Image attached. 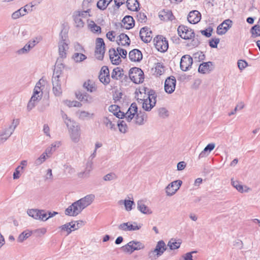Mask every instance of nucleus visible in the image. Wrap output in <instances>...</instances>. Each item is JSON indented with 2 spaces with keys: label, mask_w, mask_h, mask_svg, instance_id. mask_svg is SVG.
<instances>
[{
  "label": "nucleus",
  "mask_w": 260,
  "mask_h": 260,
  "mask_svg": "<svg viewBox=\"0 0 260 260\" xmlns=\"http://www.w3.org/2000/svg\"><path fill=\"white\" fill-rule=\"evenodd\" d=\"M112 1V0H100L97 3V7L101 10H104Z\"/></svg>",
  "instance_id": "nucleus-46"
},
{
  "label": "nucleus",
  "mask_w": 260,
  "mask_h": 260,
  "mask_svg": "<svg viewBox=\"0 0 260 260\" xmlns=\"http://www.w3.org/2000/svg\"><path fill=\"white\" fill-rule=\"evenodd\" d=\"M76 96L80 101L84 104H91L94 102L92 95L85 91H78L76 93Z\"/></svg>",
  "instance_id": "nucleus-19"
},
{
  "label": "nucleus",
  "mask_w": 260,
  "mask_h": 260,
  "mask_svg": "<svg viewBox=\"0 0 260 260\" xmlns=\"http://www.w3.org/2000/svg\"><path fill=\"white\" fill-rule=\"evenodd\" d=\"M138 21L141 23L145 22L147 20V17L144 13H139L137 15Z\"/></svg>",
  "instance_id": "nucleus-62"
},
{
  "label": "nucleus",
  "mask_w": 260,
  "mask_h": 260,
  "mask_svg": "<svg viewBox=\"0 0 260 260\" xmlns=\"http://www.w3.org/2000/svg\"><path fill=\"white\" fill-rule=\"evenodd\" d=\"M122 27L129 29L135 25L133 18L129 15L125 16L122 20Z\"/></svg>",
  "instance_id": "nucleus-34"
},
{
  "label": "nucleus",
  "mask_w": 260,
  "mask_h": 260,
  "mask_svg": "<svg viewBox=\"0 0 260 260\" xmlns=\"http://www.w3.org/2000/svg\"><path fill=\"white\" fill-rule=\"evenodd\" d=\"M95 196L90 194L74 202L65 210V214L68 216H76L82 210L89 206L94 201Z\"/></svg>",
  "instance_id": "nucleus-2"
},
{
  "label": "nucleus",
  "mask_w": 260,
  "mask_h": 260,
  "mask_svg": "<svg viewBox=\"0 0 260 260\" xmlns=\"http://www.w3.org/2000/svg\"><path fill=\"white\" fill-rule=\"evenodd\" d=\"M142 53L138 49H133L129 53V58L132 61L139 62L142 60Z\"/></svg>",
  "instance_id": "nucleus-29"
},
{
  "label": "nucleus",
  "mask_w": 260,
  "mask_h": 260,
  "mask_svg": "<svg viewBox=\"0 0 260 260\" xmlns=\"http://www.w3.org/2000/svg\"><path fill=\"white\" fill-rule=\"evenodd\" d=\"M215 147L214 143H210L208 144L204 150L200 153L199 158L205 157L209 155L210 152L213 150Z\"/></svg>",
  "instance_id": "nucleus-36"
},
{
  "label": "nucleus",
  "mask_w": 260,
  "mask_h": 260,
  "mask_svg": "<svg viewBox=\"0 0 260 260\" xmlns=\"http://www.w3.org/2000/svg\"><path fill=\"white\" fill-rule=\"evenodd\" d=\"M182 182L180 180H176L169 184L165 188L166 195L169 197L173 196L179 189Z\"/></svg>",
  "instance_id": "nucleus-15"
},
{
  "label": "nucleus",
  "mask_w": 260,
  "mask_h": 260,
  "mask_svg": "<svg viewBox=\"0 0 260 260\" xmlns=\"http://www.w3.org/2000/svg\"><path fill=\"white\" fill-rule=\"evenodd\" d=\"M27 8H28V5H26L23 7H22L17 11L14 12L11 14V18L13 20H16L21 17L25 16L28 13L27 9Z\"/></svg>",
  "instance_id": "nucleus-28"
},
{
  "label": "nucleus",
  "mask_w": 260,
  "mask_h": 260,
  "mask_svg": "<svg viewBox=\"0 0 260 260\" xmlns=\"http://www.w3.org/2000/svg\"><path fill=\"white\" fill-rule=\"evenodd\" d=\"M83 86L84 89L89 92H94L97 90L95 83L90 80H88L84 82Z\"/></svg>",
  "instance_id": "nucleus-35"
},
{
  "label": "nucleus",
  "mask_w": 260,
  "mask_h": 260,
  "mask_svg": "<svg viewBox=\"0 0 260 260\" xmlns=\"http://www.w3.org/2000/svg\"><path fill=\"white\" fill-rule=\"evenodd\" d=\"M244 107V104L243 102H241V103H239L236 106V107L235 108L234 110L233 111H232L231 112L229 113V116H230L232 115L235 114L238 110H242Z\"/></svg>",
  "instance_id": "nucleus-59"
},
{
  "label": "nucleus",
  "mask_w": 260,
  "mask_h": 260,
  "mask_svg": "<svg viewBox=\"0 0 260 260\" xmlns=\"http://www.w3.org/2000/svg\"><path fill=\"white\" fill-rule=\"evenodd\" d=\"M100 81L104 85H108L110 82L109 71L107 67L103 66L99 76Z\"/></svg>",
  "instance_id": "nucleus-18"
},
{
  "label": "nucleus",
  "mask_w": 260,
  "mask_h": 260,
  "mask_svg": "<svg viewBox=\"0 0 260 260\" xmlns=\"http://www.w3.org/2000/svg\"><path fill=\"white\" fill-rule=\"evenodd\" d=\"M197 252V251H192L189 252H187L183 255L182 257L183 260H193L192 254L193 253H196Z\"/></svg>",
  "instance_id": "nucleus-60"
},
{
  "label": "nucleus",
  "mask_w": 260,
  "mask_h": 260,
  "mask_svg": "<svg viewBox=\"0 0 260 260\" xmlns=\"http://www.w3.org/2000/svg\"><path fill=\"white\" fill-rule=\"evenodd\" d=\"M32 234V232L28 230H26L23 231L22 233H21L18 238L17 241L18 242L21 243L25 240L26 239L29 238Z\"/></svg>",
  "instance_id": "nucleus-42"
},
{
  "label": "nucleus",
  "mask_w": 260,
  "mask_h": 260,
  "mask_svg": "<svg viewBox=\"0 0 260 260\" xmlns=\"http://www.w3.org/2000/svg\"><path fill=\"white\" fill-rule=\"evenodd\" d=\"M176 80L174 77H169L165 81V90L168 93H172L175 89Z\"/></svg>",
  "instance_id": "nucleus-20"
},
{
  "label": "nucleus",
  "mask_w": 260,
  "mask_h": 260,
  "mask_svg": "<svg viewBox=\"0 0 260 260\" xmlns=\"http://www.w3.org/2000/svg\"><path fill=\"white\" fill-rule=\"evenodd\" d=\"M77 114L79 118L82 120L91 118L93 116V113H90L86 111H79Z\"/></svg>",
  "instance_id": "nucleus-48"
},
{
  "label": "nucleus",
  "mask_w": 260,
  "mask_h": 260,
  "mask_svg": "<svg viewBox=\"0 0 260 260\" xmlns=\"http://www.w3.org/2000/svg\"><path fill=\"white\" fill-rule=\"evenodd\" d=\"M13 133L8 127L3 128L0 131V145L4 143Z\"/></svg>",
  "instance_id": "nucleus-30"
},
{
  "label": "nucleus",
  "mask_w": 260,
  "mask_h": 260,
  "mask_svg": "<svg viewBox=\"0 0 260 260\" xmlns=\"http://www.w3.org/2000/svg\"><path fill=\"white\" fill-rule=\"evenodd\" d=\"M79 226L76 225V222H70L67 223L58 227V229L61 232H66L67 235H69L72 231L77 230Z\"/></svg>",
  "instance_id": "nucleus-23"
},
{
  "label": "nucleus",
  "mask_w": 260,
  "mask_h": 260,
  "mask_svg": "<svg viewBox=\"0 0 260 260\" xmlns=\"http://www.w3.org/2000/svg\"><path fill=\"white\" fill-rule=\"evenodd\" d=\"M129 77L131 80L136 84L142 83L144 81V73L138 68H132L129 72Z\"/></svg>",
  "instance_id": "nucleus-9"
},
{
  "label": "nucleus",
  "mask_w": 260,
  "mask_h": 260,
  "mask_svg": "<svg viewBox=\"0 0 260 260\" xmlns=\"http://www.w3.org/2000/svg\"><path fill=\"white\" fill-rule=\"evenodd\" d=\"M232 21L230 19H226L219 25L217 28L218 35H222L225 34L228 30L232 27Z\"/></svg>",
  "instance_id": "nucleus-22"
},
{
  "label": "nucleus",
  "mask_w": 260,
  "mask_h": 260,
  "mask_svg": "<svg viewBox=\"0 0 260 260\" xmlns=\"http://www.w3.org/2000/svg\"><path fill=\"white\" fill-rule=\"evenodd\" d=\"M142 226V224H138L135 221H129L120 224L118 228L119 230L127 231H136L139 230Z\"/></svg>",
  "instance_id": "nucleus-12"
},
{
  "label": "nucleus",
  "mask_w": 260,
  "mask_h": 260,
  "mask_svg": "<svg viewBox=\"0 0 260 260\" xmlns=\"http://www.w3.org/2000/svg\"><path fill=\"white\" fill-rule=\"evenodd\" d=\"M156 48L160 52H166L169 47L168 41L162 36H158L154 39Z\"/></svg>",
  "instance_id": "nucleus-13"
},
{
  "label": "nucleus",
  "mask_w": 260,
  "mask_h": 260,
  "mask_svg": "<svg viewBox=\"0 0 260 260\" xmlns=\"http://www.w3.org/2000/svg\"><path fill=\"white\" fill-rule=\"evenodd\" d=\"M159 18L164 21H172L174 17L172 12L169 10H163L159 12Z\"/></svg>",
  "instance_id": "nucleus-31"
},
{
  "label": "nucleus",
  "mask_w": 260,
  "mask_h": 260,
  "mask_svg": "<svg viewBox=\"0 0 260 260\" xmlns=\"http://www.w3.org/2000/svg\"><path fill=\"white\" fill-rule=\"evenodd\" d=\"M40 41V39L36 38L29 41L24 46L18 49L16 53L19 55L28 54L31 49H32Z\"/></svg>",
  "instance_id": "nucleus-11"
},
{
  "label": "nucleus",
  "mask_w": 260,
  "mask_h": 260,
  "mask_svg": "<svg viewBox=\"0 0 260 260\" xmlns=\"http://www.w3.org/2000/svg\"><path fill=\"white\" fill-rule=\"evenodd\" d=\"M120 203H122L124 205L125 209L127 211H131L133 208V206H135V203L133 201L130 200H121L119 201Z\"/></svg>",
  "instance_id": "nucleus-43"
},
{
  "label": "nucleus",
  "mask_w": 260,
  "mask_h": 260,
  "mask_svg": "<svg viewBox=\"0 0 260 260\" xmlns=\"http://www.w3.org/2000/svg\"><path fill=\"white\" fill-rule=\"evenodd\" d=\"M180 240H176L174 239H171L168 243L167 246L171 250H175L179 248L181 245Z\"/></svg>",
  "instance_id": "nucleus-41"
},
{
  "label": "nucleus",
  "mask_w": 260,
  "mask_h": 260,
  "mask_svg": "<svg viewBox=\"0 0 260 260\" xmlns=\"http://www.w3.org/2000/svg\"><path fill=\"white\" fill-rule=\"evenodd\" d=\"M212 67L213 64L211 61L203 62L200 65L198 71L202 74L208 73L212 70Z\"/></svg>",
  "instance_id": "nucleus-33"
},
{
  "label": "nucleus",
  "mask_w": 260,
  "mask_h": 260,
  "mask_svg": "<svg viewBox=\"0 0 260 260\" xmlns=\"http://www.w3.org/2000/svg\"><path fill=\"white\" fill-rule=\"evenodd\" d=\"M88 26L90 30L93 32H98L101 31L100 26L97 25L93 21H89Z\"/></svg>",
  "instance_id": "nucleus-51"
},
{
  "label": "nucleus",
  "mask_w": 260,
  "mask_h": 260,
  "mask_svg": "<svg viewBox=\"0 0 260 260\" xmlns=\"http://www.w3.org/2000/svg\"><path fill=\"white\" fill-rule=\"evenodd\" d=\"M90 169H86L84 171L79 173L78 174V176L80 178H87L90 176Z\"/></svg>",
  "instance_id": "nucleus-57"
},
{
  "label": "nucleus",
  "mask_w": 260,
  "mask_h": 260,
  "mask_svg": "<svg viewBox=\"0 0 260 260\" xmlns=\"http://www.w3.org/2000/svg\"><path fill=\"white\" fill-rule=\"evenodd\" d=\"M117 125L118 126L119 131L121 133L124 134L127 132V126L126 123L123 120H122L119 122H118Z\"/></svg>",
  "instance_id": "nucleus-55"
},
{
  "label": "nucleus",
  "mask_w": 260,
  "mask_h": 260,
  "mask_svg": "<svg viewBox=\"0 0 260 260\" xmlns=\"http://www.w3.org/2000/svg\"><path fill=\"white\" fill-rule=\"evenodd\" d=\"M138 102L142 104V108L147 111H149L156 104V97L154 94H148L146 99L138 98Z\"/></svg>",
  "instance_id": "nucleus-8"
},
{
  "label": "nucleus",
  "mask_w": 260,
  "mask_h": 260,
  "mask_svg": "<svg viewBox=\"0 0 260 260\" xmlns=\"http://www.w3.org/2000/svg\"><path fill=\"white\" fill-rule=\"evenodd\" d=\"M117 42L119 45H129L130 43V40L126 35L124 34H121L118 37Z\"/></svg>",
  "instance_id": "nucleus-37"
},
{
  "label": "nucleus",
  "mask_w": 260,
  "mask_h": 260,
  "mask_svg": "<svg viewBox=\"0 0 260 260\" xmlns=\"http://www.w3.org/2000/svg\"><path fill=\"white\" fill-rule=\"evenodd\" d=\"M177 31L179 36L185 40L191 39L194 37L193 31L185 25H181L179 26Z\"/></svg>",
  "instance_id": "nucleus-14"
},
{
  "label": "nucleus",
  "mask_w": 260,
  "mask_h": 260,
  "mask_svg": "<svg viewBox=\"0 0 260 260\" xmlns=\"http://www.w3.org/2000/svg\"><path fill=\"white\" fill-rule=\"evenodd\" d=\"M40 213H39V217L38 220L46 221L49 218V217H47V214L44 211L40 210Z\"/></svg>",
  "instance_id": "nucleus-63"
},
{
  "label": "nucleus",
  "mask_w": 260,
  "mask_h": 260,
  "mask_svg": "<svg viewBox=\"0 0 260 260\" xmlns=\"http://www.w3.org/2000/svg\"><path fill=\"white\" fill-rule=\"evenodd\" d=\"M147 256L150 260H156L160 256V255H159V253L156 251V249L154 248L148 252Z\"/></svg>",
  "instance_id": "nucleus-47"
},
{
  "label": "nucleus",
  "mask_w": 260,
  "mask_h": 260,
  "mask_svg": "<svg viewBox=\"0 0 260 260\" xmlns=\"http://www.w3.org/2000/svg\"><path fill=\"white\" fill-rule=\"evenodd\" d=\"M63 103L69 107H80L82 106V104L80 102L76 101L66 100L63 101Z\"/></svg>",
  "instance_id": "nucleus-53"
},
{
  "label": "nucleus",
  "mask_w": 260,
  "mask_h": 260,
  "mask_svg": "<svg viewBox=\"0 0 260 260\" xmlns=\"http://www.w3.org/2000/svg\"><path fill=\"white\" fill-rule=\"evenodd\" d=\"M145 248V245L140 241H131L121 247L122 250L126 253L131 254L135 250H140Z\"/></svg>",
  "instance_id": "nucleus-7"
},
{
  "label": "nucleus",
  "mask_w": 260,
  "mask_h": 260,
  "mask_svg": "<svg viewBox=\"0 0 260 260\" xmlns=\"http://www.w3.org/2000/svg\"><path fill=\"white\" fill-rule=\"evenodd\" d=\"M115 116L118 118H122L125 117L128 122L134 119V122L139 125L144 124V120L146 119L147 115L144 112L138 111L137 104L135 103H132L125 114L121 112L119 110L114 112V116Z\"/></svg>",
  "instance_id": "nucleus-1"
},
{
  "label": "nucleus",
  "mask_w": 260,
  "mask_h": 260,
  "mask_svg": "<svg viewBox=\"0 0 260 260\" xmlns=\"http://www.w3.org/2000/svg\"><path fill=\"white\" fill-rule=\"evenodd\" d=\"M75 170L70 165H64V173L65 175L69 177H72L75 174Z\"/></svg>",
  "instance_id": "nucleus-44"
},
{
  "label": "nucleus",
  "mask_w": 260,
  "mask_h": 260,
  "mask_svg": "<svg viewBox=\"0 0 260 260\" xmlns=\"http://www.w3.org/2000/svg\"><path fill=\"white\" fill-rule=\"evenodd\" d=\"M201 19V13L197 10H193L189 12L187 16V20L190 23L196 24Z\"/></svg>",
  "instance_id": "nucleus-27"
},
{
  "label": "nucleus",
  "mask_w": 260,
  "mask_h": 260,
  "mask_svg": "<svg viewBox=\"0 0 260 260\" xmlns=\"http://www.w3.org/2000/svg\"><path fill=\"white\" fill-rule=\"evenodd\" d=\"M219 41L220 40L218 38L212 39L209 41V45L211 48H217Z\"/></svg>",
  "instance_id": "nucleus-64"
},
{
  "label": "nucleus",
  "mask_w": 260,
  "mask_h": 260,
  "mask_svg": "<svg viewBox=\"0 0 260 260\" xmlns=\"http://www.w3.org/2000/svg\"><path fill=\"white\" fill-rule=\"evenodd\" d=\"M59 41L58 42V52L59 56L62 58L66 57L67 52L69 49V40L67 39V34L62 30L59 34Z\"/></svg>",
  "instance_id": "nucleus-5"
},
{
  "label": "nucleus",
  "mask_w": 260,
  "mask_h": 260,
  "mask_svg": "<svg viewBox=\"0 0 260 260\" xmlns=\"http://www.w3.org/2000/svg\"><path fill=\"white\" fill-rule=\"evenodd\" d=\"M122 72L119 68H116L114 69L111 73V78L114 80H119L120 79L121 75Z\"/></svg>",
  "instance_id": "nucleus-49"
},
{
  "label": "nucleus",
  "mask_w": 260,
  "mask_h": 260,
  "mask_svg": "<svg viewBox=\"0 0 260 260\" xmlns=\"http://www.w3.org/2000/svg\"><path fill=\"white\" fill-rule=\"evenodd\" d=\"M48 157L43 153L38 158H37L34 161V165L36 166H38L42 164L46 161Z\"/></svg>",
  "instance_id": "nucleus-54"
},
{
  "label": "nucleus",
  "mask_w": 260,
  "mask_h": 260,
  "mask_svg": "<svg viewBox=\"0 0 260 260\" xmlns=\"http://www.w3.org/2000/svg\"><path fill=\"white\" fill-rule=\"evenodd\" d=\"M60 74L57 71H55L52 78V91L56 96H60L62 92L61 88V80Z\"/></svg>",
  "instance_id": "nucleus-6"
},
{
  "label": "nucleus",
  "mask_w": 260,
  "mask_h": 260,
  "mask_svg": "<svg viewBox=\"0 0 260 260\" xmlns=\"http://www.w3.org/2000/svg\"><path fill=\"white\" fill-rule=\"evenodd\" d=\"M118 179L117 175L114 172H110L103 176V179L105 181H112Z\"/></svg>",
  "instance_id": "nucleus-45"
},
{
  "label": "nucleus",
  "mask_w": 260,
  "mask_h": 260,
  "mask_svg": "<svg viewBox=\"0 0 260 260\" xmlns=\"http://www.w3.org/2000/svg\"><path fill=\"white\" fill-rule=\"evenodd\" d=\"M251 32L254 37L260 36V26L259 25H255L251 29Z\"/></svg>",
  "instance_id": "nucleus-56"
},
{
  "label": "nucleus",
  "mask_w": 260,
  "mask_h": 260,
  "mask_svg": "<svg viewBox=\"0 0 260 260\" xmlns=\"http://www.w3.org/2000/svg\"><path fill=\"white\" fill-rule=\"evenodd\" d=\"M105 53V43L102 38H98L96 41L95 56L99 60L103 59Z\"/></svg>",
  "instance_id": "nucleus-16"
},
{
  "label": "nucleus",
  "mask_w": 260,
  "mask_h": 260,
  "mask_svg": "<svg viewBox=\"0 0 260 260\" xmlns=\"http://www.w3.org/2000/svg\"><path fill=\"white\" fill-rule=\"evenodd\" d=\"M19 121L18 119H13L11 124L7 127L13 133L17 125L19 124Z\"/></svg>",
  "instance_id": "nucleus-61"
},
{
  "label": "nucleus",
  "mask_w": 260,
  "mask_h": 260,
  "mask_svg": "<svg viewBox=\"0 0 260 260\" xmlns=\"http://www.w3.org/2000/svg\"><path fill=\"white\" fill-rule=\"evenodd\" d=\"M45 85V81L41 79L36 84L33 94L27 105V110L30 111L35 108L37 103L42 99L43 89Z\"/></svg>",
  "instance_id": "nucleus-3"
},
{
  "label": "nucleus",
  "mask_w": 260,
  "mask_h": 260,
  "mask_svg": "<svg viewBox=\"0 0 260 260\" xmlns=\"http://www.w3.org/2000/svg\"><path fill=\"white\" fill-rule=\"evenodd\" d=\"M127 9L133 11H137L139 8V3L137 0H127Z\"/></svg>",
  "instance_id": "nucleus-38"
},
{
  "label": "nucleus",
  "mask_w": 260,
  "mask_h": 260,
  "mask_svg": "<svg viewBox=\"0 0 260 260\" xmlns=\"http://www.w3.org/2000/svg\"><path fill=\"white\" fill-rule=\"evenodd\" d=\"M137 209L142 213L146 215L152 214L153 212L150 208L146 206L144 201L140 200L137 202Z\"/></svg>",
  "instance_id": "nucleus-26"
},
{
  "label": "nucleus",
  "mask_w": 260,
  "mask_h": 260,
  "mask_svg": "<svg viewBox=\"0 0 260 260\" xmlns=\"http://www.w3.org/2000/svg\"><path fill=\"white\" fill-rule=\"evenodd\" d=\"M232 185L240 193L249 192L251 190V188L246 185H243L241 183L237 180L231 179Z\"/></svg>",
  "instance_id": "nucleus-24"
},
{
  "label": "nucleus",
  "mask_w": 260,
  "mask_h": 260,
  "mask_svg": "<svg viewBox=\"0 0 260 260\" xmlns=\"http://www.w3.org/2000/svg\"><path fill=\"white\" fill-rule=\"evenodd\" d=\"M90 10H78L74 12L73 15L75 26L79 28L83 27L85 22L84 19H86L90 16Z\"/></svg>",
  "instance_id": "nucleus-4"
},
{
  "label": "nucleus",
  "mask_w": 260,
  "mask_h": 260,
  "mask_svg": "<svg viewBox=\"0 0 260 260\" xmlns=\"http://www.w3.org/2000/svg\"><path fill=\"white\" fill-rule=\"evenodd\" d=\"M156 251L159 253V255H162L164 252L167 250V246L165 242L162 240L159 241L155 248Z\"/></svg>",
  "instance_id": "nucleus-40"
},
{
  "label": "nucleus",
  "mask_w": 260,
  "mask_h": 260,
  "mask_svg": "<svg viewBox=\"0 0 260 260\" xmlns=\"http://www.w3.org/2000/svg\"><path fill=\"white\" fill-rule=\"evenodd\" d=\"M140 37L144 42L149 43L152 38V31L148 27H143L140 31Z\"/></svg>",
  "instance_id": "nucleus-21"
},
{
  "label": "nucleus",
  "mask_w": 260,
  "mask_h": 260,
  "mask_svg": "<svg viewBox=\"0 0 260 260\" xmlns=\"http://www.w3.org/2000/svg\"><path fill=\"white\" fill-rule=\"evenodd\" d=\"M109 56L113 64H118L121 61L117 50L111 49L109 50Z\"/></svg>",
  "instance_id": "nucleus-32"
},
{
  "label": "nucleus",
  "mask_w": 260,
  "mask_h": 260,
  "mask_svg": "<svg viewBox=\"0 0 260 260\" xmlns=\"http://www.w3.org/2000/svg\"><path fill=\"white\" fill-rule=\"evenodd\" d=\"M113 115H109L103 118V122L106 127L112 131L116 130L115 121H114Z\"/></svg>",
  "instance_id": "nucleus-25"
},
{
  "label": "nucleus",
  "mask_w": 260,
  "mask_h": 260,
  "mask_svg": "<svg viewBox=\"0 0 260 260\" xmlns=\"http://www.w3.org/2000/svg\"><path fill=\"white\" fill-rule=\"evenodd\" d=\"M21 170H23V167H21V166H19L16 168L15 172L13 173V178L14 179H18L20 178V172Z\"/></svg>",
  "instance_id": "nucleus-58"
},
{
  "label": "nucleus",
  "mask_w": 260,
  "mask_h": 260,
  "mask_svg": "<svg viewBox=\"0 0 260 260\" xmlns=\"http://www.w3.org/2000/svg\"><path fill=\"white\" fill-rule=\"evenodd\" d=\"M193 61L192 57L189 55H183L180 60V67L183 71H187L191 68Z\"/></svg>",
  "instance_id": "nucleus-17"
},
{
  "label": "nucleus",
  "mask_w": 260,
  "mask_h": 260,
  "mask_svg": "<svg viewBox=\"0 0 260 260\" xmlns=\"http://www.w3.org/2000/svg\"><path fill=\"white\" fill-rule=\"evenodd\" d=\"M39 213H40V210L38 209H30L27 211L28 215L36 220L38 219Z\"/></svg>",
  "instance_id": "nucleus-52"
},
{
  "label": "nucleus",
  "mask_w": 260,
  "mask_h": 260,
  "mask_svg": "<svg viewBox=\"0 0 260 260\" xmlns=\"http://www.w3.org/2000/svg\"><path fill=\"white\" fill-rule=\"evenodd\" d=\"M72 58L75 62L80 63L85 60L87 57L82 52H75L73 54Z\"/></svg>",
  "instance_id": "nucleus-39"
},
{
  "label": "nucleus",
  "mask_w": 260,
  "mask_h": 260,
  "mask_svg": "<svg viewBox=\"0 0 260 260\" xmlns=\"http://www.w3.org/2000/svg\"><path fill=\"white\" fill-rule=\"evenodd\" d=\"M61 117L62 118L67 125V127H69L70 126L72 125L73 123H75L76 122L73 120H72L67 115L64 113L62 111H61Z\"/></svg>",
  "instance_id": "nucleus-50"
},
{
  "label": "nucleus",
  "mask_w": 260,
  "mask_h": 260,
  "mask_svg": "<svg viewBox=\"0 0 260 260\" xmlns=\"http://www.w3.org/2000/svg\"><path fill=\"white\" fill-rule=\"evenodd\" d=\"M70 138L72 142L77 143L79 142L81 136L80 127L77 123H73L68 127Z\"/></svg>",
  "instance_id": "nucleus-10"
}]
</instances>
